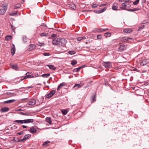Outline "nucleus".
<instances>
[{"label": "nucleus", "instance_id": "obj_1", "mask_svg": "<svg viewBox=\"0 0 149 149\" xmlns=\"http://www.w3.org/2000/svg\"><path fill=\"white\" fill-rule=\"evenodd\" d=\"M122 42L123 43L132 42L133 41V39L127 37H124L121 39Z\"/></svg>", "mask_w": 149, "mask_h": 149}, {"label": "nucleus", "instance_id": "obj_2", "mask_svg": "<svg viewBox=\"0 0 149 149\" xmlns=\"http://www.w3.org/2000/svg\"><path fill=\"white\" fill-rule=\"evenodd\" d=\"M59 45H61L63 46H65L67 42V41L64 38H58Z\"/></svg>", "mask_w": 149, "mask_h": 149}, {"label": "nucleus", "instance_id": "obj_3", "mask_svg": "<svg viewBox=\"0 0 149 149\" xmlns=\"http://www.w3.org/2000/svg\"><path fill=\"white\" fill-rule=\"evenodd\" d=\"M2 6L3 7V8L0 10V14L3 15L5 13L7 8V6L4 5V4H2Z\"/></svg>", "mask_w": 149, "mask_h": 149}, {"label": "nucleus", "instance_id": "obj_4", "mask_svg": "<svg viewBox=\"0 0 149 149\" xmlns=\"http://www.w3.org/2000/svg\"><path fill=\"white\" fill-rule=\"evenodd\" d=\"M103 65L106 68H111L112 67V63L111 62H103L102 63Z\"/></svg>", "mask_w": 149, "mask_h": 149}, {"label": "nucleus", "instance_id": "obj_5", "mask_svg": "<svg viewBox=\"0 0 149 149\" xmlns=\"http://www.w3.org/2000/svg\"><path fill=\"white\" fill-rule=\"evenodd\" d=\"M56 92L55 90H52L49 94L46 95V97L47 98L51 97L54 95Z\"/></svg>", "mask_w": 149, "mask_h": 149}, {"label": "nucleus", "instance_id": "obj_6", "mask_svg": "<svg viewBox=\"0 0 149 149\" xmlns=\"http://www.w3.org/2000/svg\"><path fill=\"white\" fill-rule=\"evenodd\" d=\"M11 68L13 69L16 70H19V68L17 64H10Z\"/></svg>", "mask_w": 149, "mask_h": 149}, {"label": "nucleus", "instance_id": "obj_7", "mask_svg": "<svg viewBox=\"0 0 149 149\" xmlns=\"http://www.w3.org/2000/svg\"><path fill=\"white\" fill-rule=\"evenodd\" d=\"M31 135L30 134H27L25 135L23 139L21 140H19L18 141H23L24 140H25L31 137Z\"/></svg>", "mask_w": 149, "mask_h": 149}, {"label": "nucleus", "instance_id": "obj_8", "mask_svg": "<svg viewBox=\"0 0 149 149\" xmlns=\"http://www.w3.org/2000/svg\"><path fill=\"white\" fill-rule=\"evenodd\" d=\"M36 100L35 99H32L28 102V104L30 105H33L36 104Z\"/></svg>", "mask_w": 149, "mask_h": 149}, {"label": "nucleus", "instance_id": "obj_9", "mask_svg": "<svg viewBox=\"0 0 149 149\" xmlns=\"http://www.w3.org/2000/svg\"><path fill=\"white\" fill-rule=\"evenodd\" d=\"M11 54L12 56L15 53V45L12 44V48L11 50Z\"/></svg>", "mask_w": 149, "mask_h": 149}, {"label": "nucleus", "instance_id": "obj_10", "mask_svg": "<svg viewBox=\"0 0 149 149\" xmlns=\"http://www.w3.org/2000/svg\"><path fill=\"white\" fill-rule=\"evenodd\" d=\"M33 121L34 120L32 119H29L24 120V123H31L33 122Z\"/></svg>", "mask_w": 149, "mask_h": 149}, {"label": "nucleus", "instance_id": "obj_11", "mask_svg": "<svg viewBox=\"0 0 149 149\" xmlns=\"http://www.w3.org/2000/svg\"><path fill=\"white\" fill-rule=\"evenodd\" d=\"M126 47L124 45H122L119 47V49L120 51H123L124 50L126 49Z\"/></svg>", "mask_w": 149, "mask_h": 149}, {"label": "nucleus", "instance_id": "obj_12", "mask_svg": "<svg viewBox=\"0 0 149 149\" xmlns=\"http://www.w3.org/2000/svg\"><path fill=\"white\" fill-rule=\"evenodd\" d=\"M36 46L34 44L30 45L29 46L28 50L29 51H31L34 49L36 48Z\"/></svg>", "mask_w": 149, "mask_h": 149}, {"label": "nucleus", "instance_id": "obj_13", "mask_svg": "<svg viewBox=\"0 0 149 149\" xmlns=\"http://www.w3.org/2000/svg\"><path fill=\"white\" fill-rule=\"evenodd\" d=\"M52 42L53 44L54 45H59L58 38L53 40Z\"/></svg>", "mask_w": 149, "mask_h": 149}, {"label": "nucleus", "instance_id": "obj_14", "mask_svg": "<svg viewBox=\"0 0 149 149\" xmlns=\"http://www.w3.org/2000/svg\"><path fill=\"white\" fill-rule=\"evenodd\" d=\"M28 130L33 134L37 132L36 130L33 127H32L31 128Z\"/></svg>", "mask_w": 149, "mask_h": 149}, {"label": "nucleus", "instance_id": "obj_15", "mask_svg": "<svg viewBox=\"0 0 149 149\" xmlns=\"http://www.w3.org/2000/svg\"><path fill=\"white\" fill-rule=\"evenodd\" d=\"M118 8V6L117 3H114L112 7L113 10H117Z\"/></svg>", "mask_w": 149, "mask_h": 149}, {"label": "nucleus", "instance_id": "obj_16", "mask_svg": "<svg viewBox=\"0 0 149 149\" xmlns=\"http://www.w3.org/2000/svg\"><path fill=\"white\" fill-rule=\"evenodd\" d=\"M70 8L72 10H74L76 8V6L74 3H70L69 5Z\"/></svg>", "mask_w": 149, "mask_h": 149}, {"label": "nucleus", "instance_id": "obj_17", "mask_svg": "<svg viewBox=\"0 0 149 149\" xmlns=\"http://www.w3.org/2000/svg\"><path fill=\"white\" fill-rule=\"evenodd\" d=\"M26 76H24V79H27L28 78H34V77L29 74V72H27L26 74Z\"/></svg>", "mask_w": 149, "mask_h": 149}, {"label": "nucleus", "instance_id": "obj_18", "mask_svg": "<svg viewBox=\"0 0 149 149\" xmlns=\"http://www.w3.org/2000/svg\"><path fill=\"white\" fill-rule=\"evenodd\" d=\"M9 110V108L8 107H4L2 108L1 109V111L3 112H6Z\"/></svg>", "mask_w": 149, "mask_h": 149}, {"label": "nucleus", "instance_id": "obj_19", "mask_svg": "<svg viewBox=\"0 0 149 149\" xmlns=\"http://www.w3.org/2000/svg\"><path fill=\"white\" fill-rule=\"evenodd\" d=\"M127 2L123 3H122V8L123 9L125 10L126 9V7H129L130 6V5H129L128 6H127Z\"/></svg>", "mask_w": 149, "mask_h": 149}, {"label": "nucleus", "instance_id": "obj_20", "mask_svg": "<svg viewBox=\"0 0 149 149\" xmlns=\"http://www.w3.org/2000/svg\"><path fill=\"white\" fill-rule=\"evenodd\" d=\"M96 100V96L94 94L91 97V103H92L93 102L95 101Z\"/></svg>", "mask_w": 149, "mask_h": 149}, {"label": "nucleus", "instance_id": "obj_21", "mask_svg": "<svg viewBox=\"0 0 149 149\" xmlns=\"http://www.w3.org/2000/svg\"><path fill=\"white\" fill-rule=\"evenodd\" d=\"M15 101V100L14 99L10 100H8L5 101L3 102L4 103H11Z\"/></svg>", "mask_w": 149, "mask_h": 149}, {"label": "nucleus", "instance_id": "obj_22", "mask_svg": "<svg viewBox=\"0 0 149 149\" xmlns=\"http://www.w3.org/2000/svg\"><path fill=\"white\" fill-rule=\"evenodd\" d=\"M65 86V84L63 82L60 84L58 86L57 88V90L58 91L59 89L62 87L63 86Z\"/></svg>", "mask_w": 149, "mask_h": 149}, {"label": "nucleus", "instance_id": "obj_23", "mask_svg": "<svg viewBox=\"0 0 149 149\" xmlns=\"http://www.w3.org/2000/svg\"><path fill=\"white\" fill-rule=\"evenodd\" d=\"M123 31L125 33H130L132 31V30L130 28H127L123 30Z\"/></svg>", "mask_w": 149, "mask_h": 149}, {"label": "nucleus", "instance_id": "obj_24", "mask_svg": "<svg viewBox=\"0 0 149 149\" xmlns=\"http://www.w3.org/2000/svg\"><path fill=\"white\" fill-rule=\"evenodd\" d=\"M83 86V85L82 84H76L74 87V88H77L76 89L81 88Z\"/></svg>", "mask_w": 149, "mask_h": 149}, {"label": "nucleus", "instance_id": "obj_25", "mask_svg": "<svg viewBox=\"0 0 149 149\" xmlns=\"http://www.w3.org/2000/svg\"><path fill=\"white\" fill-rule=\"evenodd\" d=\"M61 111L63 115H66L68 112V110L67 109H62Z\"/></svg>", "mask_w": 149, "mask_h": 149}, {"label": "nucleus", "instance_id": "obj_26", "mask_svg": "<svg viewBox=\"0 0 149 149\" xmlns=\"http://www.w3.org/2000/svg\"><path fill=\"white\" fill-rule=\"evenodd\" d=\"M12 38V36L10 35H8L6 36L5 40H6L9 41Z\"/></svg>", "mask_w": 149, "mask_h": 149}, {"label": "nucleus", "instance_id": "obj_27", "mask_svg": "<svg viewBox=\"0 0 149 149\" xmlns=\"http://www.w3.org/2000/svg\"><path fill=\"white\" fill-rule=\"evenodd\" d=\"M15 123H16L17 124H23L24 123V120H15L14 121Z\"/></svg>", "mask_w": 149, "mask_h": 149}, {"label": "nucleus", "instance_id": "obj_28", "mask_svg": "<svg viewBox=\"0 0 149 149\" xmlns=\"http://www.w3.org/2000/svg\"><path fill=\"white\" fill-rule=\"evenodd\" d=\"M22 39L24 43H26L27 42L28 38L25 36H22Z\"/></svg>", "mask_w": 149, "mask_h": 149}, {"label": "nucleus", "instance_id": "obj_29", "mask_svg": "<svg viewBox=\"0 0 149 149\" xmlns=\"http://www.w3.org/2000/svg\"><path fill=\"white\" fill-rule=\"evenodd\" d=\"M46 121L49 124H51L52 123V122L51 120V119L49 117H47L46 118Z\"/></svg>", "mask_w": 149, "mask_h": 149}, {"label": "nucleus", "instance_id": "obj_30", "mask_svg": "<svg viewBox=\"0 0 149 149\" xmlns=\"http://www.w3.org/2000/svg\"><path fill=\"white\" fill-rule=\"evenodd\" d=\"M147 63V60L146 59H144L141 63V65H144Z\"/></svg>", "mask_w": 149, "mask_h": 149}, {"label": "nucleus", "instance_id": "obj_31", "mask_svg": "<svg viewBox=\"0 0 149 149\" xmlns=\"http://www.w3.org/2000/svg\"><path fill=\"white\" fill-rule=\"evenodd\" d=\"M47 66L50 69H51L52 70H54L56 69V68L53 65H48Z\"/></svg>", "mask_w": 149, "mask_h": 149}, {"label": "nucleus", "instance_id": "obj_32", "mask_svg": "<svg viewBox=\"0 0 149 149\" xmlns=\"http://www.w3.org/2000/svg\"><path fill=\"white\" fill-rule=\"evenodd\" d=\"M83 67H84V65H83L82 66L79 67L77 68L74 69H73V71L74 72H78L81 68Z\"/></svg>", "mask_w": 149, "mask_h": 149}, {"label": "nucleus", "instance_id": "obj_33", "mask_svg": "<svg viewBox=\"0 0 149 149\" xmlns=\"http://www.w3.org/2000/svg\"><path fill=\"white\" fill-rule=\"evenodd\" d=\"M111 35V33L110 32H107L104 34V36L106 37H110Z\"/></svg>", "mask_w": 149, "mask_h": 149}, {"label": "nucleus", "instance_id": "obj_34", "mask_svg": "<svg viewBox=\"0 0 149 149\" xmlns=\"http://www.w3.org/2000/svg\"><path fill=\"white\" fill-rule=\"evenodd\" d=\"M50 75L49 73L45 74H42V76L44 78H47L49 77Z\"/></svg>", "mask_w": 149, "mask_h": 149}, {"label": "nucleus", "instance_id": "obj_35", "mask_svg": "<svg viewBox=\"0 0 149 149\" xmlns=\"http://www.w3.org/2000/svg\"><path fill=\"white\" fill-rule=\"evenodd\" d=\"M19 114H20L21 115H25L26 116H30L29 114V113H27V112L24 113L23 112H21L19 113Z\"/></svg>", "mask_w": 149, "mask_h": 149}, {"label": "nucleus", "instance_id": "obj_36", "mask_svg": "<svg viewBox=\"0 0 149 149\" xmlns=\"http://www.w3.org/2000/svg\"><path fill=\"white\" fill-rule=\"evenodd\" d=\"M145 27V26L143 24L141 25L140 26H139L138 29V31H140L142 29H143Z\"/></svg>", "mask_w": 149, "mask_h": 149}, {"label": "nucleus", "instance_id": "obj_37", "mask_svg": "<svg viewBox=\"0 0 149 149\" xmlns=\"http://www.w3.org/2000/svg\"><path fill=\"white\" fill-rule=\"evenodd\" d=\"M108 30V29L107 28H106L105 29H97V32H102L103 31L107 30Z\"/></svg>", "mask_w": 149, "mask_h": 149}, {"label": "nucleus", "instance_id": "obj_38", "mask_svg": "<svg viewBox=\"0 0 149 149\" xmlns=\"http://www.w3.org/2000/svg\"><path fill=\"white\" fill-rule=\"evenodd\" d=\"M48 33H41L40 34V36L42 37L43 36H48Z\"/></svg>", "mask_w": 149, "mask_h": 149}, {"label": "nucleus", "instance_id": "obj_39", "mask_svg": "<svg viewBox=\"0 0 149 149\" xmlns=\"http://www.w3.org/2000/svg\"><path fill=\"white\" fill-rule=\"evenodd\" d=\"M21 7V4L20 3H17L14 6V9L19 8Z\"/></svg>", "mask_w": 149, "mask_h": 149}, {"label": "nucleus", "instance_id": "obj_40", "mask_svg": "<svg viewBox=\"0 0 149 149\" xmlns=\"http://www.w3.org/2000/svg\"><path fill=\"white\" fill-rule=\"evenodd\" d=\"M77 61L75 60H73L72 61L71 64L72 65H75V64L77 63Z\"/></svg>", "mask_w": 149, "mask_h": 149}, {"label": "nucleus", "instance_id": "obj_41", "mask_svg": "<svg viewBox=\"0 0 149 149\" xmlns=\"http://www.w3.org/2000/svg\"><path fill=\"white\" fill-rule=\"evenodd\" d=\"M37 45L40 47L42 46H44L45 45V44L43 42L41 43L40 42H38L37 44Z\"/></svg>", "mask_w": 149, "mask_h": 149}, {"label": "nucleus", "instance_id": "obj_42", "mask_svg": "<svg viewBox=\"0 0 149 149\" xmlns=\"http://www.w3.org/2000/svg\"><path fill=\"white\" fill-rule=\"evenodd\" d=\"M28 99L27 98L22 99L20 100L21 102H26Z\"/></svg>", "mask_w": 149, "mask_h": 149}, {"label": "nucleus", "instance_id": "obj_43", "mask_svg": "<svg viewBox=\"0 0 149 149\" xmlns=\"http://www.w3.org/2000/svg\"><path fill=\"white\" fill-rule=\"evenodd\" d=\"M9 15L10 16H15L17 15V14L15 12H13L10 13Z\"/></svg>", "mask_w": 149, "mask_h": 149}, {"label": "nucleus", "instance_id": "obj_44", "mask_svg": "<svg viewBox=\"0 0 149 149\" xmlns=\"http://www.w3.org/2000/svg\"><path fill=\"white\" fill-rule=\"evenodd\" d=\"M50 141H46L44 143L42 144V146H45L47 145V144L48 143H50Z\"/></svg>", "mask_w": 149, "mask_h": 149}, {"label": "nucleus", "instance_id": "obj_45", "mask_svg": "<svg viewBox=\"0 0 149 149\" xmlns=\"http://www.w3.org/2000/svg\"><path fill=\"white\" fill-rule=\"evenodd\" d=\"M68 53H69L71 55H73V54H74L75 53V52H74V51H70L68 52Z\"/></svg>", "mask_w": 149, "mask_h": 149}, {"label": "nucleus", "instance_id": "obj_46", "mask_svg": "<svg viewBox=\"0 0 149 149\" xmlns=\"http://www.w3.org/2000/svg\"><path fill=\"white\" fill-rule=\"evenodd\" d=\"M43 55L45 56H49L50 55V54L48 53H44Z\"/></svg>", "mask_w": 149, "mask_h": 149}, {"label": "nucleus", "instance_id": "obj_47", "mask_svg": "<svg viewBox=\"0 0 149 149\" xmlns=\"http://www.w3.org/2000/svg\"><path fill=\"white\" fill-rule=\"evenodd\" d=\"M13 90H10V91L6 93V94L8 95L13 94V92H11V91H13Z\"/></svg>", "mask_w": 149, "mask_h": 149}, {"label": "nucleus", "instance_id": "obj_48", "mask_svg": "<svg viewBox=\"0 0 149 149\" xmlns=\"http://www.w3.org/2000/svg\"><path fill=\"white\" fill-rule=\"evenodd\" d=\"M84 38L83 37H79L77 38V40L78 41H80L83 39Z\"/></svg>", "mask_w": 149, "mask_h": 149}, {"label": "nucleus", "instance_id": "obj_49", "mask_svg": "<svg viewBox=\"0 0 149 149\" xmlns=\"http://www.w3.org/2000/svg\"><path fill=\"white\" fill-rule=\"evenodd\" d=\"M139 0H136L133 2V4L134 5L137 4L139 2Z\"/></svg>", "mask_w": 149, "mask_h": 149}, {"label": "nucleus", "instance_id": "obj_50", "mask_svg": "<svg viewBox=\"0 0 149 149\" xmlns=\"http://www.w3.org/2000/svg\"><path fill=\"white\" fill-rule=\"evenodd\" d=\"M106 8H103L100 10L101 13L103 12L104 11L106 10Z\"/></svg>", "mask_w": 149, "mask_h": 149}, {"label": "nucleus", "instance_id": "obj_51", "mask_svg": "<svg viewBox=\"0 0 149 149\" xmlns=\"http://www.w3.org/2000/svg\"><path fill=\"white\" fill-rule=\"evenodd\" d=\"M97 6V3L94 4L92 5V7L94 8H95V7H96Z\"/></svg>", "mask_w": 149, "mask_h": 149}, {"label": "nucleus", "instance_id": "obj_52", "mask_svg": "<svg viewBox=\"0 0 149 149\" xmlns=\"http://www.w3.org/2000/svg\"><path fill=\"white\" fill-rule=\"evenodd\" d=\"M97 38L99 39H101L102 38V36L100 35H98L97 36Z\"/></svg>", "mask_w": 149, "mask_h": 149}, {"label": "nucleus", "instance_id": "obj_53", "mask_svg": "<svg viewBox=\"0 0 149 149\" xmlns=\"http://www.w3.org/2000/svg\"><path fill=\"white\" fill-rule=\"evenodd\" d=\"M119 2L125 1V2H127L129 0H118Z\"/></svg>", "mask_w": 149, "mask_h": 149}, {"label": "nucleus", "instance_id": "obj_54", "mask_svg": "<svg viewBox=\"0 0 149 149\" xmlns=\"http://www.w3.org/2000/svg\"><path fill=\"white\" fill-rule=\"evenodd\" d=\"M94 12L96 13H101V12L100 11V10H98L97 11H94Z\"/></svg>", "mask_w": 149, "mask_h": 149}, {"label": "nucleus", "instance_id": "obj_55", "mask_svg": "<svg viewBox=\"0 0 149 149\" xmlns=\"http://www.w3.org/2000/svg\"><path fill=\"white\" fill-rule=\"evenodd\" d=\"M127 10L129 11H131V12L134 11V8L128 9V10Z\"/></svg>", "mask_w": 149, "mask_h": 149}, {"label": "nucleus", "instance_id": "obj_56", "mask_svg": "<svg viewBox=\"0 0 149 149\" xmlns=\"http://www.w3.org/2000/svg\"><path fill=\"white\" fill-rule=\"evenodd\" d=\"M23 133V131H22L20 132H19L17 133V134L20 135L22 134V133Z\"/></svg>", "mask_w": 149, "mask_h": 149}, {"label": "nucleus", "instance_id": "obj_57", "mask_svg": "<svg viewBox=\"0 0 149 149\" xmlns=\"http://www.w3.org/2000/svg\"><path fill=\"white\" fill-rule=\"evenodd\" d=\"M11 28L13 29V31L14 32V30L15 29V28H14V27L12 24H11Z\"/></svg>", "mask_w": 149, "mask_h": 149}, {"label": "nucleus", "instance_id": "obj_58", "mask_svg": "<svg viewBox=\"0 0 149 149\" xmlns=\"http://www.w3.org/2000/svg\"><path fill=\"white\" fill-rule=\"evenodd\" d=\"M139 8H134V11H137V10H139Z\"/></svg>", "mask_w": 149, "mask_h": 149}, {"label": "nucleus", "instance_id": "obj_59", "mask_svg": "<svg viewBox=\"0 0 149 149\" xmlns=\"http://www.w3.org/2000/svg\"><path fill=\"white\" fill-rule=\"evenodd\" d=\"M33 86H29L27 87L26 88H33Z\"/></svg>", "mask_w": 149, "mask_h": 149}, {"label": "nucleus", "instance_id": "obj_60", "mask_svg": "<svg viewBox=\"0 0 149 149\" xmlns=\"http://www.w3.org/2000/svg\"><path fill=\"white\" fill-rule=\"evenodd\" d=\"M22 127L24 128H27V126H25V125H23L22 126Z\"/></svg>", "mask_w": 149, "mask_h": 149}, {"label": "nucleus", "instance_id": "obj_61", "mask_svg": "<svg viewBox=\"0 0 149 149\" xmlns=\"http://www.w3.org/2000/svg\"><path fill=\"white\" fill-rule=\"evenodd\" d=\"M105 5V4H101L100 5V6H103Z\"/></svg>", "mask_w": 149, "mask_h": 149}, {"label": "nucleus", "instance_id": "obj_62", "mask_svg": "<svg viewBox=\"0 0 149 149\" xmlns=\"http://www.w3.org/2000/svg\"><path fill=\"white\" fill-rule=\"evenodd\" d=\"M56 35L55 34H53L52 35V37H55L56 36Z\"/></svg>", "mask_w": 149, "mask_h": 149}, {"label": "nucleus", "instance_id": "obj_63", "mask_svg": "<svg viewBox=\"0 0 149 149\" xmlns=\"http://www.w3.org/2000/svg\"><path fill=\"white\" fill-rule=\"evenodd\" d=\"M24 77H22V78H21V80H22L24 79H24Z\"/></svg>", "mask_w": 149, "mask_h": 149}, {"label": "nucleus", "instance_id": "obj_64", "mask_svg": "<svg viewBox=\"0 0 149 149\" xmlns=\"http://www.w3.org/2000/svg\"><path fill=\"white\" fill-rule=\"evenodd\" d=\"M148 83L147 82H146L144 83V84L146 85H148Z\"/></svg>", "mask_w": 149, "mask_h": 149}]
</instances>
